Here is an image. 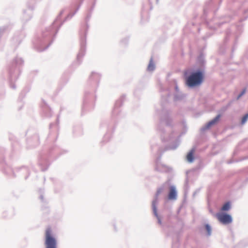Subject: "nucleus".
Returning <instances> with one entry per match:
<instances>
[{
	"label": "nucleus",
	"mask_w": 248,
	"mask_h": 248,
	"mask_svg": "<svg viewBox=\"0 0 248 248\" xmlns=\"http://www.w3.org/2000/svg\"><path fill=\"white\" fill-rule=\"evenodd\" d=\"M202 80V74L200 72H198L190 75L186 78V83L189 87H194L200 85Z\"/></svg>",
	"instance_id": "f257e3e1"
},
{
	"label": "nucleus",
	"mask_w": 248,
	"mask_h": 248,
	"mask_svg": "<svg viewBox=\"0 0 248 248\" xmlns=\"http://www.w3.org/2000/svg\"><path fill=\"white\" fill-rule=\"evenodd\" d=\"M46 248H57V242L55 238L53 237L52 230L50 228L46 229L45 232Z\"/></svg>",
	"instance_id": "f03ea898"
},
{
	"label": "nucleus",
	"mask_w": 248,
	"mask_h": 248,
	"mask_svg": "<svg viewBox=\"0 0 248 248\" xmlns=\"http://www.w3.org/2000/svg\"><path fill=\"white\" fill-rule=\"evenodd\" d=\"M216 217L219 222L224 224L230 223L232 221L231 216L226 214L217 213Z\"/></svg>",
	"instance_id": "7ed1b4c3"
},
{
	"label": "nucleus",
	"mask_w": 248,
	"mask_h": 248,
	"mask_svg": "<svg viewBox=\"0 0 248 248\" xmlns=\"http://www.w3.org/2000/svg\"><path fill=\"white\" fill-rule=\"evenodd\" d=\"M176 192L175 188L173 186H171L170 188V192L168 195V198L169 200H175L176 199Z\"/></svg>",
	"instance_id": "20e7f679"
},
{
	"label": "nucleus",
	"mask_w": 248,
	"mask_h": 248,
	"mask_svg": "<svg viewBox=\"0 0 248 248\" xmlns=\"http://www.w3.org/2000/svg\"><path fill=\"white\" fill-rule=\"evenodd\" d=\"M220 117V115H218L213 120L209 122L206 125V128H210L212 125L215 124L219 119Z\"/></svg>",
	"instance_id": "39448f33"
},
{
	"label": "nucleus",
	"mask_w": 248,
	"mask_h": 248,
	"mask_svg": "<svg viewBox=\"0 0 248 248\" xmlns=\"http://www.w3.org/2000/svg\"><path fill=\"white\" fill-rule=\"evenodd\" d=\"M194 152L195 150L192 149L187 155L186 159L189 162H192L193 161Z\"/></svg>",
	"instance_id": "423d86ee"
},
{
	"label": "nucleus",
	"mask_w": 248,
	"mask_h": 248,
	"mask_svg": "<svg viewBox=\"0 0 248 248\" xmlns=\"http://www.w3.org/2000/svg\"><path fill=\"white\" fill-rule=\"evenodd\" d=\"M230 208V204L229 202H226L225 203L221 208L222 211H228Z\"/></svg>",
	"instance_id": "0eeeda50"
},
{
	"label": "nucleus",
	"mask_w": 248,
	"mask_h": 248,
	"mask_svg": "<svg viewBox=\"0 0 248 248\" xmlns=\"http://www.w3.org/2000/svg\"><path fill=\"white\" fill-rule=\"evenodd\" d=\"M155 68V65L153 62H150L148 66V69L149 71H153Z\"/></svg>",
	"instance_id": "6e6552de"
},
{
	"label": "nucleus",
	"mask_w": 248,
	"mask_h": 248,
	"mask_svg": "<svg viewBox=\"0 0 248 248\" xmlns=\"http://www.w3.org/2000/svg\"><path fill=\"white\" fill-rule=\"evenodd\" d=\"M248 119V113L246 114L242 119V124H244Z\"/></svg>",
	"instance_id": "1a4fd4ad"
},
{
	"label": "nucleus",
	"mask_w": 248,
	"mask_h": 248,
	"mask_svg": "<svg viewBox=\"0 0 248 248\" xmlns=\"http://www.w3.org/2000/svg\"><path fill=\"white\" fill-rule=\"evenodd\" d=\"M205 229L207 232L208 234L210 235L211 233V229L210 228V226L209 225L206 224L205 225Z\"/></svg>",
	"instance_id": "9d476101"
},
{
	"label": "nucleus",
	"mask_w": 248,
	"mask_h": 248,
	"mask_svg": "<svg viewBox=\"0 0 248 248\" xmlns=\"http://www.w3.org/2000/svg\"><path fill=\"white\" fill-rule=\"evenodd\" d=\"M246 89H244L242 93L238 95V98H240L243 94H244L246 92Z\"/></svg>",
	"instance_id": "9b49d317"
},
{
	"label": "nucleus",
	"mask_w": 248,
	"mask_h": 248,
	"mask_svg": "<svg viewBox=\"0 0 248 248\" xmlns=\"http://www.w3.org/2000/svg\"><path fill=\"white\" fill-rule=\"evenodd\" d=\"M161 192V189L158 190L157 191V194H156L157 195H158Z\"/></svg>",
	"instance_id": "f8f14e48"
}]
</instances>
